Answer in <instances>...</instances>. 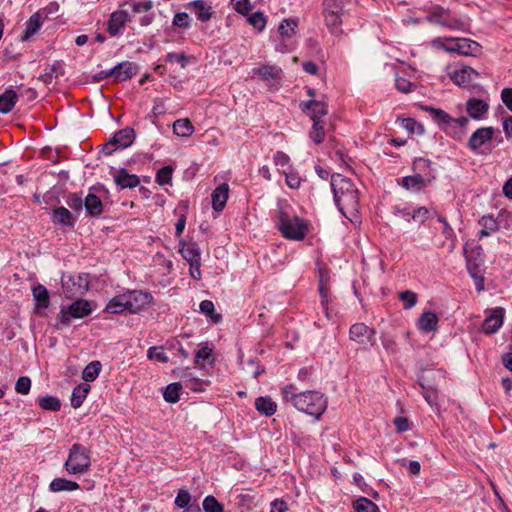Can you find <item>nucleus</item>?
<instances>
[{
    "label": "nucleus",
    "instance_id": "obj_1",
    "mask_svg": "<svg viewBox=\"0 0 512 512\" xmlns=\"http://www.w3.org/2000/svg\"><path fill=\"white\" fill-rule=\"evenodd\" d=\"M330 184L337 208L345 218L353 222L357 218L359 208L357 188L349 178L339 173L331 175Z\"/></svg>",
    "mask_w": 512,
    "mask_h": 512
},
{
    "label": "nucleus",
    "instance_id": "obj_2",
    "mask_svg": "<svg viewBox=\"0 0 512 512\" xmlns=\"http://www.w3.org/2000/svg\"><path fill=\"white\" fill-rule=\"evenodd\" d=\"M423 110L428 112L432 120L447 134L455 139H461L466 132L469 119L465 116L453 118L442 109H437L431 106L423 107Z\"/></svg>",
    "mask_w": 512,
    "mask_h": 512
},
{
    "label": "nucleus",
    "instance_id": "obj_3",
    "mask_svg": "<svg viewBox=\"0 0 512 512\" xmlns=\"http://www.w3.org/2000/svg\"><path fill=\"white\" fill-rule=\"evenodd\" d=\"M297 410L318 420L327 408V399L317 391H307L293 395L291 398Z\"/></svg>",
    "mask_w": 512,
    "mask_h": 512
},
{
    "label": "nucleus",
    "instance_id": "obj_4",
    "mask_svg": "<svg viewBox=\"0 0 512 512\" xmlns=\"http://www.w3.org/2000/svg\"><path fill=\"white\" fill-rule=\"evenodd\" d=\"M90 450L80 443H74L69 449L68 458L64 463L65 470L71 475L87 473L91 467Z\"/></svg>",
    "mask_w": 512,
    "mask_h": 512
},
{
    "label": "nucleus",
    "instance_id": "obj_5",
    "mask_svg": "<svg viewBox=\"0 0 512 512\" xmlns=\"http://www.w3.org/2000/svg\"><path fill=\"white\" fill-rule=\"evenodd\" d=\"M427 20L450 30L464 31L467 26L465 18L457 17L450 10L444 9L441 6H433L427 15Z\"/></svg>",
    "mask_w": 512,
    "mask_h": 512
},
{
    "label": "nucleus",
    "instance_id": "obj_6",
    "mask_svg": "<svg viewBox=\"0 0 512 512\" xmlns=\"http://www.w3.org/2000/svg\"><path fill=\"white\" fill-rule=\"evenodd\" d=\"M62 289L66 298L83 296L89 290L90 277L87 273L63 276Z\"/></svg>",
    "mask_w": 512,
    "mask_h": 512
},
{
    "label": "nucleus",
    "instance_id": "obj_7",
    "mask_svg": "<svg viewBox=\"0 0 512 512\" xmlns=\"http://www.w3.org/2000/svg\"><path fill=\"white\" fill-rule=\"evenodd\" d=\"M109 190L104 185H97L90 188L89 193L84 198V208L86 213L93 218H98L104 211V204L101 198H107Z\"/></svg>",
    "mask_w": 512,
    "mask_h": 512
},
{
    "label": "nucleus",
    "instance_id": "obj_8",
    "mask_svg": "<svg viewBox=\"0 0 512 512\" xmlns=\"http://www.w3.org/2000/svg\"><path fill=\"white\" fill-rule=\"evenodd\" d=\"M92 312L91 305L88 300L78 299L68 306H62L57 316V321L63 326H68L72 318H84Z\"/></svg>",
    "mask_w": 512,
    "mask_h": 512
},
{
    "label": "nucleus",
    "instance_id": "obj_9",
    "mask_svg": "<svg viewBox=\"0 0 512 512\" xmlns=\"http://www.w3.org/2000/svg\"><path fill=\"white\" fill-rule=\"evenodd\" d=\"M135 136V131L131 127H126L117 131L113 138L105 145V153L110 155L116 149L129 147L134 142Z\"/></svg>",
    "mask_w": 512,
    "mask_h": 512
},
{
    "label": "nucleus",
    "instance_id": "obj_10",
    "mask_svg": "<svg viewBox=\"0 0 512 512\" xmlns=\"http://www.w3.org/2000/svg\"><path fill=\"white\" fill-rule=\"evenodd\" d=\"M124 297L127 300L128 311L133 314L144 309L153 299L149 292L142 290H127Z\"/></svg>",
    "mask_w": 512,
    "mask_h": 512
},
{
    "label": "nucleus",
    "instance_id": "obj_11",
    "mask_svg": "<svg viewBox=\"0 0 512 512\" xmlns=\"http://www.w3.org/2000/svg\"><path fill=\"white\" fill-rule=\"evenodd\" d=\"M376 331L365 323H355L350 327L349 337L360 345H374L376 343Z\"/></svg>",
    "mask_w": 512,
    "mask_h": 512
},
{
    "label": "nucleus",
    "instance_id": "obj_12",
    "mask_svg": "<svg viewBox=\"0 0 512 512\" xmlns=\"http://www.w3.org/2000/svg\"><path fill=\"white\" fill-rule=\"evenodd\" d=\"M494 133L495 129L493 127L478 128L468 140L469 149L474 153L481 154L482 152L479 149L493 139Z\"/></svg>",
    "mask_w": 512,
    "mask_h": 512
},
{
    "label": "nucleus",
    "instance_id": "obj_13",
    "mask_svg": "<svg viewBox=\"0 0 512 512\" xmlns=\"http://www.w3.org/2000/svg\"><path fill=\"white\" fill-rule=\"evenodd\" d=\"M272 219L282 236L288 239V201L286 199L281 198L277 201L276 209L272 213Z\"/></svg>",
    "mask_w": 512,
    "mask_h": 512
},
{
    "label": "nucleus",
    "instance_id": "obj_14",
    "mask_svg": "<svg viewBox=\"0 0 512 512\" xmlns=\"http://www.w3.org/2000/svg\"><path fill=\"white\" fill-rule=\"evenodd\" d=\"M479 44L467 38L450 39L445 49L461 55H475L479 51Z\"/></svg>",
    "mask_w": 512,
    "mask_h": 512
},
{
    "label": "nucleus",
    "instance_id": "obj_15",
    "mask_svg": "<svg viewBox=\"0 0 512 512\" xmlns=\"http://www.w3.org/2000/svg\"><path fill=\"white\" fill-rule=\"evenodd\" d=\"M299 108L302 112L308 114L312 121L321 120L328 112L327 104L324 101L314 99L301 101Z\"/></svg>",
    "mask_w": 512,
    "mask_h": 512
},
{
    "label": "nucleus",
    "instance_id": "obj_16",
    "mask_svg": "<svg viewBox=\"0 0 512 512\" xmlns=\"http://www.w3.org/2000/svg\"><path fill=\"white\" fill-rule=\"evenodd\" d=\"M138 73V65L134 62L123 61L110 69V74L116 82H124Z\"/></svg>",
    "mask_w": 512,
    "mask_h": 512
},
{
    "label": "nucleus",
    "instance_id": "obj_17",
    "mask_svg": "<svg viewBox=\"0 0 512 512\" xmlns=\"http://www.w3.org/2000/svg\"><path fill=\"white\" fill-rule=\"evenodd\" d=\"M504 309L497 307L493 309L482 324V330L486 334H493L497 332L503 324Z\"/></svg>",
    "mask_w": 512,
    "mask_h": 512
},
{
    "label": "nucleus",
    "instance_id": "obj_18",
    "mask_svg": "<svg viewBox=\"0 0 512 512\" xmlns=\"http://www.w3.org/2000/svg\"><path fill=\"white\" fill-rule=\"evenodd\" d=\"M478 73L469 66H461L450 73L451 80L458 86H469Z\"/></svg>",
    "mask_w": 512,
    "mask_h": 512
},
{
    "label": "nucleus",
    "instance_id": "obj_19",
    "mask_svg": "<svg viewBox=\"0 0 512 512\" xmlns=\"http://www.w3.org/2000/svg\"><path fill=\"white\" fill-rule=\"evenodd\" d=\"M183 385L194 391V392H202L209 385L208 380L200 379L189 369H183L180 374Z\"/></svg>",
    "mask_w": 512,
    "mask_h": 512
},
{
    "label": "nucleus",
    "instance_id": "obj_20",
    "mask_svg": "<svg viewBox=\"0 0 512 512\" xmlns=\"http://www.w3.org/2000/svg\"><path fill=\"white\" fill-rule=\"evenodd\" d=\"M44 22V12L37 11L32 14L29 19L25 22V29L23 35L21 36V40L23 42L30 40L32 36H34L42 27Z\"/></svg>",
    "mask_w": 512,
    "mask_h": 512
},
{
    "label": "nucleus",
    "instance_id": "obj_21",
    "mask_svg": "<svg viewBox=\"0 0 512 512\" xmlns=\"http://www.w3.org/2000/svg\"><path fill=\"white\" fill-rule=\"evenodd\" d=\"M310 223L298 216L290 218V240L302 241L310 231Z\"/></svg>",
    "mask_w": 512,
    "mask_h": 512
},
{
    "label": "nucleus",
    "instance_id": "obj_22",
    "mask_svg": "<svg viewBox=\"0 0 512 512\" xmlns=\"http://www.w3.org/2000/svg\"><path fill=\"white\" fill-rule=\"evenodd\" d=\"M186 8L196 15L201 22H208L213 14L212 6L205 0H194L186 4Z\"/></svg>",
    "mask_w": 512,
    "mask_h": 512
},
{
    "label": "nucleus",
    "instance_id": "obj_23",
    "mask_svg": "<svg viewBox=\"0 0 512 512\" xmlns=\"http://www.w3.org/2000/svg\"><path fill=\"white\" fill-rule=\"evenodd\" d=\"M179 246V253L188 263L201 261V250L196 242L181 240Z\"/></svg>",
    "mask_w": 512,
    "mask_h": 512
},
{
    "label": "nucleus",
    "instance_id": "obj_24",
    "mask_svg": "<svg viewBox=\"0 0 512 512\" xmlns=\"http://www.w3.org/2000/svg\"><path fill=\"white\" fill-rule=\"evenodd\" d=\"M32 295L36 301L35 312L42 315L50 304L49 292L45 286L37 284L32 288Z\"/></svg>",
    "mask_w": 512,
    "mask_h": 512
},
{
    "label": "nucleus",
    "instance_id": "obj_25",
    "mask_svg": "<svg viewBox=\"0 0 512 512\" xmlns=\"http://www.w3.org/2000/svg\"><path fill=\"white\" fill-rule=\"evenodd\" d=\"M128 21V13L124 10H117L110 15L107 24V31L111 36H116Z\"/></svg>",
    "mask_w": 512,
    "mask_h": 512
},
{
    "label": "nucleus",
    "instance_id": "obj_26",
    "mask_svg": "<svg viewBox=\"0 0 512 512\" xmlns=\"http://www.w3.org/2000/svg\"><path fill=\"white\" fill-rule=\"evenodd\" d=\"M489 104L482 99L470 98L466 102V111L473 119H482L488 113Z\"/></svg>",
    "mask_w": 512,
    "mask_h": 512
},
{
    "label": "nucleus",
    "instance_id": "obj_27",
    "mask_svg": "<svg viewBox=\"0 0 512 512\" xmlns=\"http://www.w3.org/2000/svg\"><path fill=\"white\" fill-rule=\"evenodd\" d=\"M114 181L119 189L135 188L140 184V178L130 174L125 168H120L114 175Z\"/></svg>",
    "mask_w": 512,
    "mask_h": 512
},
{
    "label": "nucleus",
    "instance_id": "obj_28",
    "mask_svg": "<svg viewBox=\"0 0 512 512\" xmlns=\"http://www.w3.org/2000/svg\"><path fill=\"white\" fill-rule=\"evenodd\" d=\"M228 197L229 185L227 183H222L217 186L211 194L212 208L216 212H221L227 203Z\"/></svg>",
    "mask_w": 512,
    "mask_h": 512
},
{
    "label": "nucleus",
    "instance_id": "obj_29",
    "mask_svg": "<svg viewBox=\"0 0 512 512\" xmlns=\"http://www.w3.org/2000/svg\"><path fill=\"white\" fill-rule=\"evenodd\" d=\"M434 163L426 158L418 157L413 161V170L420 176H429V185L436 179Z\"/></svg>",
    "mask_w": 512,
    "mask_h": 512
},
{
    "label": "nucleus",
    "instance_id": "obj_30",
    "mask_svg": "<svg viewBox=\"0 0 512 512\" xmlns=\"http://www.w3.org/2000/svg\"><path fill=\"white\" fill-rule=\"evenodd\" d=\"M344 12L324 9L325 22L330 32L334 35L342 34L341 24Z\"/></svg>",
    "mask_w": 512,
    "mask_h": 512
},
{
    "label": "nucleus",
    "instance_id": "obj_31",
    "mask_svg": "<svg viewBox=\"0 0 512 512\" xmlns=\"http://www.w3.org/2000/svg\"><path fill=\"white\" fill-rule=\"evenodd\" d=\"M430 177L420 176L418 173L405 176L401 179V186L406 190L419 191L429 185Z\"/></svg>",
    "mask_w": 512,
    "mask_h": 512
},
{
    "label": "nucleus",
    "instance_id": "obj_32",
    "mask_svg": "<svg viewBox=\"0 0 512 512\" xmlns=\"http://www.w3.org/2000/svg\"><path fill=\"white\" fill-rule=\"evenodd\" d=\"M438 316L431 311L424 312L417 321V327L424 333L434 332L438 327Z\"/></svg>",
    "mask_w": 512,
    "mask_h": 512
},
{
    "label": "nucleus",
    "instance_id": "obj_33",
    "mask_svg": "<svg viewBox=\"0 0 512 512\" xmlns=\"http://www.w3.org/2000/svg\"><path fill=\"white\" fill-rule=\"evenodd\" d=\"M64 74L63 66L60 62L55 61L53 64L46 65L44 73L39 76V80L45 85H50L53 79H57Z\"/></svg>",
    "mask_w": 512,
    "mask_h": 512
},
{
    "label": "nucleus",
    "instance_id": "obj_34",
    "mask_svg": "<svg viewBox=\"0 0 512 512\" xmlns=\"http://www.w3.org/2000/svg\"><path fill=\"white\" fill-rule=\"evenodd\" d=\"M478 223L482 227L478 232V238L480 240L484 237L490 236L493 232H496L499 229V224L492 215L482 216Z\"/></svg>",
    "mask_w": 512,
    "mask_h": 512
},
{
    "label": "nucleus",
    "instance_id": "obj_35",
    "mask_svg": "<svg viewBox=\"0 0 512 512\" xmlns=\"http://www.w3.org/2000/svg\"><path fill=\"white\" fill-rule=\"evenodd\" d=\"M18 95L12 88L6 89L0 95V113L7 114L11 112L17 102Z\"/></svg>",
    "mask_w": 512,
    "mask_h": 512
},
{
    "label": "nucleus",
    "instance_id": "obj_36",
    "mask_svg": "<svg viewBox=\"0 0 512 512\" xmlns=\"http://www.w3.org/2000/svg\"><path fill=\"white\" fill-rule=\"evenodd\" d=\"M174 504L177 508L184 509V511L191 510L193 507H200L196 500L192 501V496L186 489L178 490Z\"/></svg>",
    "mask_w": 512,
    "mask_h": 512
},
{
    "label": "nucleus",
    "instance_id": "obj_37",
    "mask_svg": "<svg viewBox=\"0 0 512 512\" xmlns=\"http://www.w3.org/2000/svg\"><path fill=\"white\" fill-rule=\"evenodd\" d=\"M91 387L89 384L87 383H81L79 385H77L73 391H72V395H71V406L73 408H79L84 400L86 399L89 391H90Z\"/></svg>",
    "mask_w": 512,
    "mask_h": 512
},
{
    "label": "nucleus",
    "instance_id": "obj_38",
    "mask_svg": "<svg viewBox=\"0 0 512 512\" xmlns=\"http://www.w3.org/2000/svg\"><path fill=\"white\" fill-rule=\"evenodd\" d=\"M79 488L80 486L77 482L66 478H55L49 484V489L52 492L75 491Z\"/></svg>",
    "mask_w": 512,
    "mask_h": 512
},
{
    "label": "nucleus",
    "instance_id": "obj_39",
    "mask_svg": "<svg viewBox=\"0 0 512 512\" xmlns=\"http://www.w3.org/2000/svg\"><path fill=\"white\" fill-rule=\"evenodd\" d=\"M104 311L112 314H120L124 311H128L127 300L124 297V293L111 298Z\"/></svg>",
    "mask_w": 512,
    "mask_h": 512
},
{
    "label": "nucleus",
    "instance_id": "obj_40",
    "mask_svg": "<svg viewBox=\"0 0 512 512\" xmlns=\"http://www.w3.org/2000/svg\"><path fill=\"white\" fill-rule=\"evenodd\" d=\"M53 222L66 227H73L75 220L72 217V213L65 207H58L53 212Z\"/></svg>",
    "mask_w": 512,
    "mask_h": 512
},
{
    "label": "nucleus",
    "instance_id": "obj_41",
    "mask_svg": "<svg viewBox=\"0 0 512 512\" xmlns=\"http://www.w3.org/2000/svg\"><path fill=\"white\" fill-rule=\"evenodd\" d=\"M255 407L257 411L266 416H272L277 409L276 403L270 397H258L255 400Z\"/></svg>",
    "mask_w": 512,
    "mask_h": 512
},
{
    "label": "nucleus",
    "instance_id": "obj_42",
    "mask_svg": "<svg viewBox=\"0 0 512 512\" xmlns=\"http://www.w3.org/2000/svg\"><path fill=\"white\" fill-rule=\"evenodd\" d=\"M279 70L275 66L264 65L259 68H254L251 71L252 77H260L263 80L271 81L278 78Z\"/></svg>",
    "mask_w": 512,
    "mask_h": 512
},
{
    "label": "nucleus",
    "instance_id": "obj_43",
    "mask_svg": "<svg viewBox=\"0 0 512 512\" xmlns=\"http://www.w3.org/2000/svg\"><path fill=\"white\" fill-rule=\"evenodd\" d=\"M102 369L100 361L95 360L90 362L82 371V378L86 382H93L97 379Z\"/></svg>",
    "mask_w": 512,
    "mask_h": 512
},
{
    "label": "nucleus",
    "instance_id": "obj_44",
    "mask_svg": "<svg viewBox=\"0 0 512 512\" xmlns=\"http://www.w3.org/2000/svg\"><path fill=\"white\" fill-rule=\"evenodd\" d=\"M173 132L181 137H188L194 132V127L188 119H178L173 123Z\"/></svg>",
    "mask_w": 512,
    "mask_h": 512
},
{
    "label": "nucleus",
    "instance_id": "obj_45",
    "mask_svg": "<svg viewBox=\"0 0 512 512\" xmlns=\"http://www.w3.org/2000/svg\"><path fill=\"white\" fill-rule=\"evenodd\" d=\"M182 383L174 382L166 386L163 393L164 400L168 403H177L180 399Z\"/></svg>",
    "mask_w": 512,
    "mask_h": 512
},
{
    "label": "nucleus",
    "instance_id": "obj_46",
    "mask_svg": "<svg viewBox=\"0 0 512 512\" xmlns=\"http://www.w3.org/2000/svg\"><path fill=\"white\" fill-rule=\"evenodd\" d=\"M38 404L43 410L59 411L61 402L56 396H41L38 398Z\"/></svg>",
    "mask_w": 512,
    "mask_h": 512
},
{
    "label": "nucleus",
    "instance_id": "obj_47",
    "mask_svg": "<svg viewBox=\"0 0 512 512\" xmlns=\"http://www.w3.org/2000/svg\"><path fill=\"white\" fill-rule=\"evenodd\" d=\"M274 165L280 174L284 175L285 184L288 185V172L286 167L288 166V157L285 153L278 151L274 155Z\"/></svg>",
    "mask_w": 512,
    "mask_h": 512
},
{
    "label": "nucleus",
    "instance_id": "obj_48",
    "mask_svg": "<svg viewBox=\"0 0 512 512\" xmlns=\"http://www.w3.org/2000/svg\"><path fill=\"white\" fill-rule=\"evenodd\" d=\"M310 138L317 145L324 141L325 132L321 120L313 121L312 129L310 131Z\"/></svg>",
    "mask_w": 512,
    "mask_h": 512
},
{
    "label": "nucleus",
    "instance_id": "obj_49",
    "mask_svg": "<svg viewBox=\"0 0 512 512\" xmlns=\"http://www.w3.org/2000/svg\"><path fill=\"white\" fill-rule=\"evenodd\" d=\"M354 508L357 512H379L378 506L365 497L356 500Z\"/></svg>",
    "mask_w": 512,
    "mask_h": 512
},
{
    "label": "nucleus",
    "instance_id": "obj_50",
    "mask_svg": "<svg viewBox=\"0 0 512 512\" xmlns=\"http://www.w3.org/2000/svg\"><path fill=\"white\" fill-rule=\"evenodd\" d=\"M202 506L205 512H224V506L212 495L204 498Z\"/></svg>",
    "mask_w": 512,
    "mask_h": 512
},
{
    "label": "nucleus",
    "instance_id": "obj_51",
    "mask_svg": "<svg viewBox=\"0 0 512 512\" xmlns=\"http://www.w3.org/2000/svg\"><path fill=\"white\" fill-rule=\"evenodd\" d=\"M399 299L403 303L404 309L413 308L418 301L417 294L411 290L402 291L399 293Z\"/></svg>",
    "mask_w": 512,
    "mask_h": 512
},
{
    "label": "nucleus",
    "instance_id": "obj_52",
    "mask_svg": "<svg viewBox=\"0 0 512 512\" xmlns=\"http://www.w3.org/2000/svg\"><path fill=\"white\" fill-rule=\"evenodd\" d=\"M199 307H200V311L203 314H205L207 316H210L211 320L214 323H218L221 320V315L214 313L215 307H214V304H213L212 301H210V300H203V301H201Z\"/></svg>",
    "mask_w": 512,
    "mask_h": 512
},
{
    "label": "nucleus",
    "instance_id": "obj_53",
    "mask_svg": "<svg viewBox=\"0 0 512 512\" xmlns=\"http://www.w3.org/2000/svg\"><path fill=\"white\" fill-rule=\"evenodd\" d=\"M172 25L181 29H189L191 27V18L186 12H177L172 20Z\"/></svg>",
    "mask_w": 512,
    "mask_h": 512
},
{
    "label": "nucleus",
    "instance_id": "obj_54",
    "mask_svg": "<svg viewBox=\"0 0 512 512\" xmlns=\"http://www.w3.org/2000/svg\"><path fill=\"white\" fill-rule=\"evenodd\" d=\"M66 204L76 213H81L84 207V199L76 193H71L66 198Z\"/></svg>",
    "mask_w": 512,
    "mask_h": 512
},
{
    "label": "nucleus",
    "instance_id": "obj_55",
    "mask_svg": "<svg viewBox=\"0 0 512 512\" xmlns=\"http://www.w3.org/2000/svg\"><path fill=\"white\" fill-rule=\"evenodd\" d=\"M165 60H166V62H169V63L176 62L183 69L186 68L187 65L189 64V57L183 52H180V53L169 52V53H167Z\"/></svg>",
    "mask_w": 512,
    "mask_h": 512
},
{
    "label": "nucleus",
    "instance_id": "obj_56",
    "mask_svg": "<svg viewBox=\"0 0 512 512\" xmlns=\"http://www.w3.org/2000/svg\"><path fill=\"white\" fill-rule=\"evenodd\" d=\"M147 357L160 363H167L169 361L167 355L163 352V348L157 346H152L147 350Z\"/></svg>",
    "mask_w": 512,
    "mask_h": 512
},
{
    "label": "nucleus",
    "instance_id": "obj_57",
    "mask_svg": "<svg viewBox=\"0 0 512 512\" xmlns=\"http://www.w3.org/2000/svg\"><path fill=\"white\" fill-rule=\"evenodd\" d=\"M173 169L170 166H164L156 173V182L163 186L168 184L172 179Z\"/></svg>",
    "mask_w": 512,
    "mask_h": 512
},
{
    "label": "nucleus",
    "instance_id": "obj_58",
    "mask_svg": "<svg viewBox=\"0 0 512 512\" xmlns=\"http://www.w3.org/2000/svg\"><path fill=\"white\" fill-rule=\"evenodd\" d=\"M213 350L207 345L201 347L195 355V364L203 367V363L212 357Z\"/></svg>",
    "mask_w": 512,
    "mask_h": 512
},
{
    "label": "nucleus",
    "instance_id": "obj_59",
    "mask_svg": "<svg viewBox=\"0 0 512 512\" xmlns=\"http://www.w3.org/2000/svg\"><path fill=\"white\" fill-rule=\"evenodd\" d=\"M248 22L258 31H262L266 26V18L263 13L255 12L248 17Z\"/></svg>",
    "mask_w": 512,
    "mask_h": 512
},
{
    "label": "nucleus",
    "instance_id": "obj_60",
    "mask_svg": "<svg viewBox=\"0 0 512 512\" xmlns=\"http://www.w3.org/2000/svg\"><path fill=\"white\" fill-rule=\"evenodd\" d=\"M31 388V380L27 376H21L18 378L15 384V390L19 394L26 395L29 393Z\"/></svg>",
    "mask_w": 512,
    "mask_h": 512
},
{
    "label": "nucleus",
    "instance_id": "obj_61",
    "mask_svg": "<svg viewBox=\"0 0 512 512\" xmlns=\"http://www.w3.org/2000/svg\"><path fill=\"white\" fill-rule=\"evenodd\" d=\"M395 87L399 92L410 93L416 88V85L405 78L397 77Z\"/></svg>",
    "mask_w": 512,
    "mask_h": 512
},
{
    "label": "nucleus",
    "instance_id": "obj_62",
    "mask_svg": "<svg viewBox=\"0 0 512 512\" xmlns=\"http://www.w3.org/2000/svg\"><path fill=\"white\" fill-rule=\"evenodd\" d=\"M437 220H438V222L443 224V231H442L443 236L448 240L454 241L456 238V235H455L454 229L448 223L447 219L442 215H438Z\"/></svg>",
    "mask_w": 512,
    "mask_h": 512
},
{
    "label": "nucleus",
    "instance_id": "obj_63",
    "mask_svg": "<svg viewBox=\"0 0 512 512\" xmlns=\"http://www.w3.org/2000/svg\"><path fill=\"white\" fill-rule=\"evenodd\" d=\"M429 217V210L426 207H418L412 211L413 221H417L421 224L425 223Z\"/></svg>",
    "mask_w": 512,
    "mask_h": 512
},
{
    "label": "nucleus",
    "instance_id": "obj_64",
    "mask_svg": "<svg viewBox=\"0 0 512 512\" xmlns=\"http://www.w3.org/2000/svg\"><path fill=\"white\" fill-rule=\"evenodd\" d=\"M466 261L468 272L472 278H477V276L481 275L477 259H473L471 255H467Z\"/></svg>",
    "mask_w": 512,
    "mask_h": 512
}]
</instances>
